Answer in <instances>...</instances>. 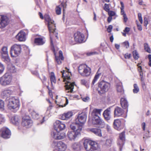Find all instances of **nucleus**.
<instances>
[{"label":"nucleus","instance_id":"51","mask_svg":"<svg viewBox=\"0 0 151 151\" xmlns=\"http://www.w3.org/2000/svg\"><path fill=\"white\" fill-rule=\"evenodd\" d=\"M82 100L85 102H88L90 100V98L88 96H86L84 97H81Z\"/></svg>","mask_w":151,"mask_h":151},{"label":"nucleus","instance_id":"29","mask_svg":"<svg viewBox=\"0 0 151 151\" xmlns=\"http://www.w3.org/2000/svg\"><path fill=\"white\" fill-rule=\"evenodd\" d=\"M72 148L76 151H80L82 147L80 144L78 143H75L72 145Z\"/></svg>","mask_w":151,"mask_h":151},{"label":"nucleus","instance_id":"9","mask_svg":"<svg viewBox=\"0 0 151 151\" xmlns=\"http://www.w3.org/2000/svg\"><path fill=\"white\" fill-rule=\"evenodd\" d=\"M45 20L48 22V27L50 33L54 34L56 29L55 24H54V21L51 19L49 15L46 14L45 15Z\"/></svg>","mask_w":151,"mask_h":151},{"label":"nucleus","instance_id":"21","mask_svg":"<svg viewBox=\"0 0 151 151\" xmlns=\"http://www.w3.org/2000/svg\"><path fill=\"white\" fill-rule=\"evenodd\" d=\"M54 55L55 56V60L58 64H60L62 63L61 60H63L64 57L63 55L62 52L61 50H60L59 52V56H56L55 53L54 52Z\"/></svg>","mask_w":151,"mask_h":151},{"label":"nucleus","instance_id":"56","mask_svg":"<svg viewBox=\"0 0 151 151\" xmlns=\"http://www.w3.org/2000/svg\"><path fill=\"white\" fill-rule=\"evenodd\" d=\"M5 120L3 116L0 114V124H1L2 123L4 122Z\"/></svg>","mask_w":151,"mask_h":151},{"label":"nucleus","instance_id":"64","mask_svg":"<svg viewBox=\"0 0 151 151\" xmlns=\"http://www.w3.org/2000/svg\"><path fill=\"white\" fill-rule=\"evenodd\" d=\"M138 29L139 31H141L142 29V28L141 25L137 24Z\"/></svg>","mask_w":151,"mask_h":151},{"label":"nucleus","instance_id":"10","mask_svg":"<svg viewBox=\"0 0 151 151\" xmlns=\"http://www.w3.org/2000/svg\"><path fill=\"white\" fill-rule=\"evenodd\" d=\"M21 47L19 45L14 44L11 47V54L12 57H16L20 54Z\"/></svg>","mask_w":151,"mask_h":151},{"label":"nucleus","instance_id":"38","mask_svg":"<svg viewBox=\"0 0 151 151\" xmlns=\"http://www.w3.org/2000/svg\"><path fill=\"white\" fill-rule=\"evenodd\" d=\"M61 9L60 6H57L55 8V11L56 14L58 15H60L61 13Z\"/></svg>","mask_w":151,"mask_h":151},{"label":"nucleus","instance_id":"27","mask_svg":"<svg viewBox=\"0 0 151 151\" xmlns=\"http://www.w3.org/2000/svg\"><path fill=\"white\" fill-rule=\"evenodd\" d=\"M90 131L97 135L100 137L102 136L101 130L100 129L97 128H93L90 129Z\"/></svg>","mask_w":151,"mask_h":151},{"label":"nucleus","instance_id":"50","mask_svg":"<svg viewBox=\"0 0 151 151\" xmlns=\"http://www.w3.org/2000/svg\"><path fill=\"white\" fill-rule=\"evenodd\" d=\"M122 44L126 48H128L129 47V43L128 41H126L123 43Z\"/></svg>","mask_w":151,"mask_h":151},{"label":"nucleus","instance_id":"61","mask_svg":"<svg viewBox=\"0 0 151 151\" xmlns=\"http://www.w3.org/2000/svg\"><path fill=\"white\" fill-rule=\"evenodd\" d=\"M123 17L124 22L125 23L127 22L128 19L126 14H124V15H123Z\"/></svg>","mask_w":151,"mask_h":151},{"label":"nucleus","instance_id":"20","mask_svg":"<svg viewBox=\"0 0 151 151\" xmlns=\"http://www.w3.org/2000/svg\"><path fill=\"white\" fill-rule=\"evenodd\" d=\"M26 34L23 31H20L17 35V39L20 41H25L26 39Z\"/></svg>","mask_w":151,"mask_h":151},{"label":"nucleus","instance_id":"62","mask_svg":"<svg viewBox=\"0 0 151 151\" xmlns=\"http://www.w3.org/2000/svg\"><path fill=\"white\" fill-rule=\"evenodd\" d=\"M140 76L141 81V82H144V78L143 77L142 73H140Z\"/></svg>","mask_w":151,"mask_h":151},{"label":"nucleus","instance_id":"24","mask_svg":"<svg viewBox=\"0 0 151 151\" xmlns=\"http://www.w3.org/2000/svg\"><path fill=\"white\" fill-rule=\"evenodd\" d=\"M73 115V112L71 111H69L62 114L61 118L63 120L68 119L71 117Z\"/></svg>","mask_w":151,"mask_h":151},{"label":"nucleus","instance_id":"60","mask_svg":"<svg viewBox=\"0 0 151 151\" xmlns=\"http://www.w3.org/2000/svg\"><path fill=\"white\" fill-rule=\"evenodd\" d=\"M144 24L145 26H147L148 24L147 18L146 17H145L144 19Z\"/></svg>","mask_w":151,"mask_h":151},{"label":"nucleus","instance_id":"25","mask_svg":"<svg viewBox=\"0 0 151 151\" xmlns=\"http://www.w3.org/2000/svg\"><path fill=\"white\" fill-rule=\"evenodd\" d=\"M102 110L101 109H94L92 113V117H95L96 116H99L100 115Z\"/></svg>","mask_w":151,"mask_h":151},{"label":"nucleus","instance_id":"45","mask_svg":"<svg viewBox=\"0 0 151 151\" xmlns=\"http://www.w3.org/2000/svg\"><path fill=\"white\" fill-rule=\"evenodd\" d=\"M103 9L106 11L108 12L110 10L109 4H105L104 6Z\"/></svg>","mask_w":151,"mask_h":151},{"label":"nucleus","instance_id":"18","mask_svg":"<svg viewBox=\"0 0 151 151\" xmlns=\"http://www.w3.org/2000/svg\"><path fill=\"white\" fill-rule=\"evenodd\" d=\"M55 148L58 151H64L67 148V145L63 142L59 141L57 143Z\"/></svg>","mask_w":151,"mask_h":151},{"label":"nucleus","instance_id":"46","mask_svg":"<svg viewBox=\"0 0 151 151\" xmlns=\"http://www.w3.org/2000/svg\"><path fill=\"white\" fill-rule=\"evenodd\" d=\"M122 139L125 140V132H123L121 133L120 134L119 136V139Z\"/></svg>","mask_w":151,"mask_h":151},{"label":"nucleus","instance_id":"41","mask_svg":"<svg viewBox=\"0 0 151 151\" xmlns=\"http://www.w3.org/2000/svg\"><path fill=\"white\" fill-rule=\"evenodd\" d=\"M125 140L119 139L117 141V144L119 145L120 146V149L121 150V147L124 144V141Z\"/></svg>","mask_w":151,"mask_h":151},{"label":"nucleus","instance_id":"48","mask_svg":"<svg viewBox=\"0 0 151 151\" xmlns=\"http://www.w3.org/2000/svg\"><path fill=\"white\" fill-rule=\"evenodd\" d=\"M81 83L82 84L85 86L86 87H88V85L87 82L84 79L81 80Z\"/></svg>","mask_w":151,"mask_h":151},{"label":"nucleus","instance_id":"53","mask_svg":"<svg viewBox=\"0 0 151 151\" xmlns=\"http://www.w3.org/2000/svg\"><path fill=\"white\" fill-rule=\"evenodd\" d=\"M138 19L139 21L141 24H142L143 23V20L142 18V14L140 13H139L138 14Z\"/></svg>","mask_w":151,"mask_h":151},{"label":"nucleus","instance_id":"3","mask_svg":"<svg viewBox=\"0 0 151 151\" xmlns=\"http://www.w3.org/2000/svg\"><path fill=\"white\" fill-rule=\"evenodd\" d=\"M65 71L63 70V72L61 71V72L62 73V77L63 78L64 81H66L65 83L66 85L65 86L66 92L72 93L73 92L75 83L71 82L70 76L67 75V74L65 75Z\"/></svg>","mask_w":151,"mask_h":151},{"label":"nucleus","instance_id":"2","mask_svg":"<svg viewBox=\"0 0 151 151\" xmlns=\"http://www.w3.org/2000/svg\"><path fill=\"white\" fill-rule=\"evenodd\" d=\"M85 149L86 151H100V148L97 143L88 139L84 140L83 143Z\"/></svg>","mask_w":151,"mask_h":151},{"label":"nucleus","instance_id":"6","mask_svg":"<svg viewBox=\"0 0 151 151\" xmlns=\"http://www.w3.org/2000/svg\"><path fill=\"white\" fill-rule=\"evenodd\" d=\"M12 79V76L10 73H6L0 78V84L4 86L10 85Z\"/></svg>","mask_w":151,"mask_h":151},{"label":"nucleus","instance_id":"57","mask_svg":"<svg viewBox=\"0 0 151 151\" xmlns=\"http://www.w3.org/2000/svg\"><path fill=\"white\" fill-rule=\"evenodd\" d=\"M113 28V26L112 25H109L107 28V31L109 33H110L111 31Z\"/></svg>","mask_w":151,"mask_h":151},{"label":"nucleus","instance_id":"34","mask_svg":"<svg viewBox=\"0 0 151 151\" xmlns=\"http://www.w3.org/2000/svg\"><path fill=\"white\" fill-rule=\"evenodd\" d=\"M58 134L57 139H62L64 138L65 137V134L64 132H59Z\"/></svg>","mask_w":151,"mask_h":151},{"label":"nucleus","instance_id":"31","mask_svg":"<svg viewBox=\"0 0 151 151\" xmlns=\"http://www.w3.org/2000/svg\"><path fill=\"white\" fill-rule=\"evenodd\" d=\"M59 132V131L55 130L52 132L51 134V136L54 139H57Z\"/></svg>","mask_w":151,"mask_h":151},{"label":"nucleus","instance_id":"4","mask_svg":"<svg viewBox=\"0 0 151 151\" xmlns=\"http://www.w3.org/2000/svg\"><path fill=\"white\" fill-rule=\"evenodd\" d=\"M7 103L8 109L15 112L19 109L20 106L19 100L14 97L9 98L7 101Z\"/></svg>","mask_w":151,"mask_h":151},{"label":"nucleus","instance_id":"33","mask_svg":"<svg viewBox=\"0 0 151 151\" xmlns=\"http://www.w3.org/2000/svg\"><path fill=\"white\" fill-rule=\"evenodd\" d=\"M11 93L12 91L11 90L9 89H6L3 91L2 95L5 96H9Z\"/></svg>","mask_w":151,"mask_h":151},{"label":"nucleus","instance_id":"28","mask_svg":"<svg viewBox=\"0 0 151 151\" xmlns=\"http://www.w3.org/2000/svg\"><path fill=\"white\" fill-rule=\"evenodd\" d=\"M117 91L121 94H123L124 91L122 86V83L120 82L116 86Z\"/></svg>","mask_w":151,"mask_h":151},{"label":"nucleus","instance_id":"36","mask_svg":"<svg viewBox=\"0 0 151 151\" xmlns=\"http://www.w3.org/2000/svg\"><path fill=\"white\" fill-rule=\"evenodd\" d=\"M2 56L3 55H8V52L7 50V47L4 46L2 48Z\"/></svg>","mask_w":151,"mask_h":151},{"label":"nucleus","instance_id":"32","mask_svg":"<svg viewBox=\"0 0 151 151\" xmlns=\"http://www.w3.org/2000/svg\"><path fill=\"white\" fill-rule=\"evenodd\" d=\"M50 77L51 84L52 85L53 83H56V80L54 73L52 72L51 73Z\"/></svg>","mask_w":151,"mask_h":151},{"label":"nucleus","instance_id":"12","mask_svg":"<svg viewBox=\"0 0 151 151\" xmlns=\"http://www.w3.org/2000/svg\"><path fill=\"white\" fill-rule=\"evenodd\" d=\"M9 23V19L6 16H0V28H4Z\"/></svg>","mask_w":151,"mask_h":151},{"label":"nucleus","instance_id":"63","mask_svg":"<svg viewBox=\"0 0 151 151\" xmlns=\"http://www.w3.org/2000/svg\"><path fill=\"white\" fill-rule=\"evenodd\" d=\"M106 44L104 43H102L101 44V47H102V48L105 49L107 48V47L106 46Z\"/></svg>","mask_w":151,"mask_h":151},{"label":"nucleus","instance_id":"55","mask_svg":"<svg viewBox=\"0 0 151 151\" xmlns=\"http://www.w3.org/2000/svg\"><path fill=\"white\" fill-rule=\"evenodd\" d=\"M99 71V70L97 71L96 75H95L94 79H95V80H98V79L99 78V76L101 75V73H98Z\"/></svg>","mask_w":151,"mask_h":151},{"label":"nucleus","instance_id":"42","mask_svg":"<svg viewBox=\"0 0 151 151\" xmlns=\"http://www.w3.org/2000/svg\"><path fill=\"white\" fill-rule=\"evenodd\" d=\"M133 56L134 58L136 59L137 60L139 58V54L136 50H135L133 51Z\"/></svg>","mask_w":151,"mask_h":151},{"label":"nucleus","instance_id":"16","mask_svg":"<svg viewBox=\"0 0 151 151\" xmlns=\"http://www.w3.org/2000/svg\"><path fill=\"white\" fill-rule=\"evenodd\" d=\"M54 127L55 130L59 131L65 129V126L60 121L57 120L54 124Z\"/></svg>","mask_w":151,"mask_h":151},{"label":"nucleus","instance_id":"47","mask_svg":"<svg viewBox=\"0 0 151 151\" xmlns=\"http://www.w3.org/2000/svg\"><path fill=\"white\" fill-rule=\"evenodd\" d=\"M32 116L33 118L35 119H37L38 118L39 114L33 111L32 113Z\"/></svg>","mask_w":151,"mask_h":151},{"label":"nucleus","instance_id":"23","mask_svg":"<svg viewBox=\"0 0 151 151\" xmlns=\"http://www.w3.org/2000/svg\"><path fill=\"white\" fill-rule=\"evenodd\" d=\"M120 104L121 106L124 109H127L129 106L128 102L127 99L124 98H122L121 99Z\"/></svg>","mask_w":151,"mask_h":151},{"label":"nucleus","instance_id":"59","mask_svg":"<svg viewBox=\"0 0 151 151\" xmlns=\"http://www.w3.org/2000/svg\"><path fill=\"white\" fill-rule=\"evenodd\" d=\"M131 56V54L128 53L125 54L124 55L125 58L127 59H129L130 58Z\"/></svg>","mask_w":151,"mask_h":151},{"label":"nucleus","instance_id":"39","mask_svg":"<svg viewBox=\"0 0 151 151\" xmlns=\"http://www.w3.org/2000/svg\"><path fill=\"white\" fill-rule=\"evenodd\" d=\"M130 31V28L128 27L125 28L123 30V32H122V35L124 37L126 36V33H128Z\"/></svg>","mask_w":151,"mask_h":151},{"label":"nucleus","instance_id":"7","mask_svg":"<svg viewBox=\"0 0 151 151\" xmlns=\"http://www.w3.org/2000/svg\"><path fill=\"white\" fill-rule=\"evenodd\" d=\"M110 87V84L104 81H102L98 85V90L99 93H104L108 91Z\"/></svg>","mask_w":151,"mask_h":151},{"label":"nucleus","instance_id":"40","mask_svg":"<svg viewBox=\"0 0 151 151\" xmlns=\"http://www.w3.org/2000/svg\"><path fill=\"white\" fill-rule=\"evenodd\" d=\"M4 60L6 62L8 63L10 61V59L8 55V54L7 55H3L2 56Z\"/></svg>","mask_w":151,"mask_h":151},{"label":"nucleus","instance_id":"35","mask_svg":"<svg viewBox=\"0 0 151 151\" xmlns=\"http://www.w3.org/2000/svg\"><path fill=\"white\" fill-rule=\"evenodd\" d=\"M134 88L133 91L134 93H137L139 90V88L137 84H134L133 85Z\"/></svg>","mask_w":151,"mask_h":151},{"label":"nucleus","instance_id":"5","mask_svg":"<svg viewBox=\"0 0 151 151\" xmlns=\"http://www.w3.org/2000/svg\"><path fill=\"white\" fill-rule=\"evenodd\" d=\"M76 129H71L73 131H68L67 134V137L69 140L75 141L81 135V127L80 126L79 128L76 127Z\"/></svg>","mask_w":151,"mask_h":151},{"label":"nucleus","instance_id":"58","mask_svg":"<svg viewBox=\"0 0 151 151\" xmlns=\"http://www.w3.org/2000/svg\"><path fill=\"white\" fill-rule=\"evenodd\" d=\"M140 64L138 63L137 65V66L138 67V70L140 72V73H142V68L141 66L140 65Z\"/></svg>","mask_w":151,"mask_h":151},{"label":"nucleus","instance_id":"54","mask_svg":"<svg viewBox=\"0 0 151 151\" xmlns=\"http://www.w3.org/2000/svg\"><path fill=\"white\" fill-rule=\"evenodd\" d=\"M4 69V68L3 65L0 64V74L3 72Z\"/></svg>","mask_w":151,"mask_h":151},{"label":"nucleus","instance_id":"22","mask_svg":"<svg viewBox=\"0 0 151 151\" xmlns=\"http://www.w3.org/2000/svg\"><path fill=\"white\" fill-rule=\"evenodd\" d=\"M103 115L106 120H109L111 118V108L109 107L105 110L104 112Z\"/></svg>","mask_w":151,"mask_h":151},{"label":"nucleus","instance_id":"19","mask_svg":"<svg viewBox=\"0 0 151 151\" xmlns=\"http://www.w3.org/2000/svg\"><path fill=\"white\" fill-rule=\"evenodd\" d=\"M124 113V111L121 108L117 107L115 108L114 111V117L121 116Z\"/></svg>","mask_w":151,"mask_h":151},{"label":"nucleus","instance_id":"30","mask_svg":"<svg viewBox=\"0 0 151 151\" xmlns=\"http://www.w3.org/2000/svg\"><path fill=\"white\" fill-rule=\"evenodd\" d=\"M11 122L14 124H17L20 122V119L18 116H16L12 117L11 119Z\"/></svg>","mask_w":151,"mask_h":151},{"label":"nucleus","instance_id":"13","mask_svg":"<svg viewBox=\"0 0 151 151\" xmlns=\"http://www.w3.org/2000/svg\"><path fill=\"white\" fill-rule=\"evenodd\" d=\"M92 123L93 124L98 125L99 127L102 128L104 127L105 124L104 122L101 120L99 116H96L92 117Z\"/></svg>","mask_w":151,"mask_h":151},{"label":"nucleus","instance_id":"26","mask_svg":"<svg viewBox=\"0 0 151 151\" xmlns=\"http://www.w3.org/2000/svg\"><path fill=\"white\" fill-rule=\"evenodd\" d=\"M45 41L41 37L36 38L35 40V42L37 45H41L43 44Z\"/></svg>","mask_w":151,"mask_h":151},{"label":"nucleus","instance_id":"14","mask_svg":"<svg viewBox=\"0 0 151 151\" xmlns=\"http://www.w3.org/2000/svg\"><path fill=\"white\" fill-rule=\"evenodd\" d=\"M75 41L77 42L81 43L84 41V36L79 32H77L74 35Z\"/></svg>","mask_w":151,"mask_h":151},{"label":"nucleus","instance_id":"8","mask_svg":"<svg viewBox=\"0 0 151 151\" xmlns=\"http://www.w3.org/2000/svg\"><path fill=\"white\" fill-rule=\"evenodd\" d=\"M78 71L81 75L83 76H88L91 73V68L85 64L80 65Z\"/></svg>","mask_w":151,"mask_h":151},{"label":"nucleus","instance_id":"11","mask_svg":"<svg viewBox=\"0 0 151 151\" xmlns=\"http://www.w3.org/2000/svg\"><path fill=\"white\" fill-rule=\"evenodd\" d=\"M32 123L30 117L29 116H26L22 118V125L26 128H28L32 126Z\"/></svg>","mask_w":151,"mask_h":151},{"label":"nucleus","instance_id":"17","mask_svg":"<svg viewBox=\"0 0 151 151\" xmlns=\"http://www.w3.org/2000/svg\"><path fill=\"white\" fill-rule=\"evenodd\" d=\"M113 126L115 129L118 131L121 130L124 128L121 120L118 119L114 120L113 123Z\"/></svg>","mask_w":151,"mask_h":151},{"label":"nucleus","instance_id":"1","mask_svg":"<svg viewBox=\"0 0 151 151\" xmlns=\"http://www.w3.org/2000/svg\"><path fill=\"white\" fill-rule=\"evenodd\" d=\"M86 114L85 113H82L79 114L76 119L75 122L73 123L70 125L71 129H75L76 127L79 128L81 126L82 129L83 124L86 121Z\"/></svg>","mask_w":151,"mask_h":151},{"label":"nucleus","instance_id":"49","mask_svg":"<svg viewBox=\"0 0 151 151\" xmlns=\"http://www.w3.org/2000/svg\"><path fill=\"white\" fill-rule=\"evenodd\" d=\"M112 142V140L111 139H108L106 140V145L108 146L111 145Z\"/></svg>","mask_w":151,"mask_h":151},{"label":"nucleus","instance_id":"43","mask_svg":"<svg viewBox=\"0 0 151 151\" xmlns=\"http://www.w3.org/2000/svg\"><path fill=\"white\" fill-rule=\"evenodd\" d=\"M144 48L145 50L148 53H150V49L147 43H145L144 44Z\"/></svg>","mask_w":151,"mask_h":151},{"label":"nucleus","instance_id":"15","mask_svg":"<svg viewBox=\"0 0 151 151\" xmlns=\"http://www.w3.org/2000/svg\"><path fill=\"white\" fill-rule=\"evenodd\" d=\"M0 135L1 137L4 138H8L10 137L11 135V132L8 129L4 127L0 131Z\"/></svg>","mask_w":151,"mask_h":151},{"label":"nucleus","instance_id":"37","mask_svg":"<svg viewBox=\"0 0 151 151\" xmlns=\"http://www.w3.org/2000/svg\"><path fill=\"white\" fill-rule=\"evenodd\" d=\"M8 68L10 72L14 73L16 71V70L14 66L12 65H9Z\"/></svg>","mask_w":151,"mask_h":151},{"label":"nucleus","instance_id":"52","mask_svg":"<svg viewBox=\"0 0 151 151\" xmlns=\"http://www.w3.org/2000/svg\"><path fill=\"white\" fill-rule=\"evenodd\" d=\"M109 16L112 17L114 16L115 15V13L113 11H109L108 12Z\"/></svg>","mask_w":151,"mask_h":151},{"label":"nucleus","instance_id":"44","mask_svg":"<svg viewBox=\"0 0 151 151\" xmlns=\"http://www.w3.org/2000/svg\"><path fill=\"white\" fill-rule=\"evenodd\" d=\"M4 101L0 100V110H3L4 109Z\"/></svg>","mask_w":151,"mask_h":151}]
</instances>
